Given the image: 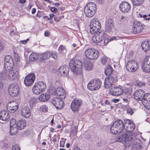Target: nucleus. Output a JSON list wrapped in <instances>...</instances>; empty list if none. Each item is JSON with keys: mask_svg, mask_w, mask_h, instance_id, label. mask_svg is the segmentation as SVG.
Returning <instances> with one entry per match:
<instances>
[{"mask_svg": "<svg viewBox=\"0 0 150 150\" xmlns=\"http://www.w3.org/2000/svg\"><path fill=\"white\" fill-rule=\"evenodd\" d=\"M119 119L115 121L110 127L111 133L113 134H117L122 132H130L132 134V132L135 129L134 123L131 121L126 119L123 120Z\"/></svg>", "mask_w": 150, "mask_h": 150, "instance_id": "1", "label": "nucleus"}, {"mask_svg": "<svg viewBox=\"0 0 150 150\" xmlns=\"http://www.w3.org/2000/svg\"><path fill=\"white\" fill-rule=\"evenodd\" d=\"M53 93L55 96H60V98H54L51 100L52 103L57 109H62L64 105V103L62 100L66 98L64 90L61 88L58 87L54 90Z\"/></svg>", "mask_w": 150, "mask_h": 150, "instance_id": "2", "label": "nucleus"}, {"mask_svg": "<svg viewBox=\"0 0 150 150\" xmlns=\"http://www.w3.org/2000/svg\"><path fill=\"white\" fill-rule=\"evenodd\" d=\"M69 66L71 70L74 74L77 75L82 73V63L79 59H71L70 61Z\"/></svg>", "mask_w": 150, "mask_h": 150, "instance_id": "3", "label": "nucleus"}, {"mask_svg": "<svg viewBox=\"0 0 150 150\" xmlns=\"http://www.w3.org/2000/svg\"><path fill=\"white\" fill-rule=\"evenodd\" d=\"M130 133L125 132L123 133L122 135V137L117 136L115 138V141L117 142H123L124 145L126 148L129 147L131 144V139H132L133 138L132 137H130L132 134H130Z\"/></svg>", "mask_w": 150, "mask_h": 150, "instance_id": "4", "label": "nucleus"}, {"mask_svg": "<svg viewBox=\"0 0 150 150\" xmlns=\"http://www.w3.org/2000/svg\"><path fill=\"white\" fill-rule=\"evenodd\" d=\"M96 5L93 2L88 3L84 8V12L86 16L88 17H92L96 13Z\"/></svg>", "mask_w": 150, "mask_h": 150, "instance_id": "5", "label": "nucleus"}, {"mask_svg": "<svg viewBox=\"0 0 150 150\" xmlns=\"http://www.w3.org/2000/svg\"><path fill=\"white\" fill-rule=\"evenodd\" d=\"M47 87L45 83L43 81H39L35 83L34 85L32 91L34 93L39 95L45 91Z\"/></svg>", "mask_w": 150, "mask_h": 150, "instance_id": "6", "label": "nucleus"}, {"mask_svg": "<svg viewBox=\"0 0 150 150\" xmlns=\"http://www.w3.org/2000/svg\"><path fill=\"white\" fill-rule=\"evenodd\" d=\"M102 83L98 79H94L91 80L87 85L88 88L91 91L99 89L101 86Z\"/></svg>", "mask_w": 150, "mask_h": 150, "instance_id": "7", "label": "nucleus"}, {"mask_svg": "<svg viewBox=\"0 0 150 150\" xmlns=\"http://www.w3.org/2000/svg\"><path fill=\"white\" fill-rule=\"evenodd\" d=\"M90 32L93 34L98 32L101 28V24L98 20L95 18L92 20L90 24Z\"/></svg>", "mask_w": 150, "mask_h": 150, "instance_id": "8", "label": "nucleus"}, {"mask_svg": "<svg viewBox=\"0 0 150 150\" xmlns=\"http://www.w3.org/2000/svg\"><path fill=\"white\" fill-rule=\"evenodd\" d=\"M85 55L87 58L91 60H94L98 58L99 54L98 51L90 48L85 51Z\"/></svg>", "mask_w": 150, "mask_h": 150, "instance_id": "9", "label": "nucleus"}, {"mask_svg": "<svg viewBox=\"0 0 150 150\" xmlns=\"http://www.w3.org/2000/svg\"><path fill=\"white\" fill-rule=\"evenodd\" d=\"M8 91L9 95L12 97L17 96L19 93V88L16 83L11 84L8 87Z\"/></svg>", "mask_w": 150, "mask_h": 150, "instance_id": "10", "label": "nucleus"}, {"mask_svg": "<svg viewBox=\"0 0 150 150\" xmlns=\"http://www.w3.org/2000/svg\"><path fill=\"white\" fill-rule=\"evenodd\" d=\"M130 137H133L132 139H131V143L133 142L132 146V150H142V142L141 140L138 138H135L132 134Z\"/></svg>", "mask_w": 150, "mask_h": 150, "instance_id": "11", "label": "nucleus"}, {"mask_svg": "<svg viewBox=\"0 0 150 150\" xmlns=\"http://www.w3.org/2000/svg\"><path fill=\"white\" fill-rule=\"evenodd\" d=\"M142 69L144 72H150V56L146 57L143 60L141 64Z\"/></svg>", "mask_w": 150, "mask_h": 150, "instance_id": "12", "label": "nucleus"}, {"mask_svg": "<svg viewBox=\"0 0 150 150\" xmlns=\"http://www.w3.org/2000/svg\"><path fill=\"white\" fill-rule=\"evenodd\" d=\"M143 24L140 22L134 21L133 23L132 32L134 34H138L142 31L143 29Z\"/></svg>", "mask_w": 150, "mask_h": 150, "instance_id": "13", "label": "nucleus"}, {"mask_svg": "<svg viewBox=\"0 0 150 150\" xmlns=\"http://www.w3.org/2000/svg\"><path fill=\"white\" fill-rule=\"evenodd\" d=\"M127 70L130 72H133L136 71L138 67V64L134 60H129L126 65Z\"/></svg>", "mask_w": 150, "mask_h": 150, "instance_id": "14", "label": "nucleus"}, {"mask_svg": "<svg viewBox=\"0 0 150 150\" xmlns=\"http://www.w3.org/2000/svg\"><path fill=\"white\" fill-rule=\"evenodd\" d=\"M35 76L34 73L29 74L27 76L24 80V83L26 86H30L34 82Z\"/></svg>", "mask_w": 150, "mask_h": 150, "instance_id": "15", "label": "nucleus"}, {"mask_svg": "<svg viewBox=\"0 0 150 150\" xmlns=\"http://www.w3.org/2000/svg\"><path fill=\"white\" fill-rule=\"evenodd\" d=\"M141 100L142 103L146 109H150V94H146L145 96Z\"/></svg>", "mask_w": 150, "mask_h": 150, "instance_id": "16", "label": "nucleus"}, {"mask_svg": "<svg viewBox=\"0 0 150 150\" xmlns=\"http://www.w3.org/2000/svg\"><path fill=\"white\" fill-rule=\"evenodd\" d=\"M119 8L120 11L123 13H127L131 8L130 4L127 2L124 1L120 4Z\"/></svg>", "mask_w": 150, "mask_h": 150, "instance_id": "17", "label": "nucleus"}, {"mask_svg": "<svg viewBox=\"0 0 150 150\" xmlns=\"http://www.w3.org/2000/svg\"><path fill=\"white\" fill-rule=\"evenodd\" d=\"M81 104L82 101L80 99H77L74 100L71 105L72 110L74 112L78 111Z\"/></svg>", "mask_w": 150, "mask_h": 150, "instance_id": "18", "label": "nucleus"}, {"mask_svg": "<svg viewBox=\"0 0 150 150\" xmlns=\"http://www.w3.org/2000/svg\"><path fill=\"white\" fill-rule=\"evenodd\" d=\"M146 94L144 91L141 89L136 91L134 93V98L138 101H140L145 96Z\"/></svg>", "mask_w": 150, "mask_h": 150, "instance_id": "19", "label": "nucleus"}, {"mask_svg": "<svg viewBox=\"0 0 150 150\" xmlns=\"http://www.w3.org/2000/svg\"><path fill=\"white\" fill-rule=\"evenodd\" d=\"M8 110L11 112H14L18 108V103L15 101H12L8 103L7 105Z\"/></svg>", "mask_w": 150, "mask_h": 150, "instance_id": "20", "label": "nucleus"}, {"mask_svg": "<svg viewBox=\"0 0 150 150\" xmlns=\"http://www.w3.org/2000/svg\"><path fill=\"white\" fill-rule=\"evenodd\" d=\"M94 34L92 38V41L94 43H99L104 39V35L103 33L98 32Z\"/></svg>", "mask_w": 150, "mask_h": 150, "instance_id": "21", "label": "nucleus"}, {"mask_svg": "<svg viewBox=\"0 0 150 150\" xmlns=\"http://www.w3.org/2000/svg\"><path fill=\"white\" fill-rule=\"evenodd\" d=\"M114 29L113 21L111 19H108L106 22L105 24V29L106 31L109 33L112 32Z\"/></svg>", "mask_w": 150, "mask_h": 150, "instance_id": "22", "label": "nucleus"}, {"mask_svg": "<svg viewBox=\"0 0 150 150\" xmlns=\"http://www.w3.org/2000/svg\"><path fill=\"white\" fill-rule=\"evenodd\" d=\"M115 81V78L112 76L106 77L104 81L105 87L106 88L111 87L113 83Z\"/></svg>", "mask_w": 150, "mask_h": 150, "instance_id": "23", "label": "nucleus"}, {"mask_svg": "<svg viewBox=\"0 0 150 150\" xmlns=\"http://www.w3.org/2000/svg\"><path fill=\"white\" fill-rule=\"evenodd\" d=\"M68 67L66 65L61 66L57 71V73L60 76H67L69 72Z\"/></svg>", "mask_w": 150, "mask_h": 150, "instance_id": "24", "label": "nucleus"}, {"mask_svg": "<svg viewBox=\"0 0 150 150\" xmlns=\"http://www.w3.org/2000/svg\"><path fill=\"white\" fill-rule=\"evenodd\" d=\"M110 94L114 96H119L121 95L123 93V90L118 87H114L110 90Z\"/></svg>", "mask_w": 150, "mask_h": 150, "instance_id": "25", "label": "nucleus"}, {"mask_svg": "<svg viewBox=\"0 0 150 150\" xmlns=\"http://www.w3.org/2000/svg\"><path fill=\"white\" fill-rule=\"evenodd\" d=\"M21 113L22 115L25 118H29L31 115L30 110L28 106L23 107L21 110Z\"/></svg>", "mask_w": 150, "mask_h": 150, "instance_id": "26", "label": "nucleus"}, {"mask_svg": "<svg viewBox=\"0 0 150 150\" xmlns=\"http://www.w3.org/2000/svg\"><path fill=\"white\" fill-rule=\"evenodd\" d=\"M9 116L8 113L5 110L1 112V123L6 124L8 121Z\"/></svg>", "mask_w": 150, "mask_h": 150, "instance_id": "27", "label": "nucleus"}, {"mask_svg": "<svg viewBox=\"0 0 150 150\" xmlns=\"http://www.w3.org/2000/svg\"><path fill=\"white\" fill-rule=\"evenodd\" d=\"M18 71L16 70L7 72L8 78L11 80H13L17 78L18 74Z\"/></svg>", "mask_w": 150, "mask_h": 150, "instance_id": "28", "label": "nucleus"}, {"mask_svg": "<svg viewBox=\"0 0 150 150\" xmlns=\"http://www.w3.org/2000/svg\"><path fill=\"white\" fill-rule=\"evenodd\" d=\"M26 125V121L25 120H18L16 124L17 128L18 129L21 130L23 129Z\"/></svg>", "mask_w": 150, "mask_h": 150, "instance_id": "29", "label": "nucleus"}, {"mask_svg": "<svg viewBox=\"0 0 150 150\" xmlns=\"http://www.w3.org/2000/svg\"><path fill=\"white\" fill-rule=\"evenodd\" d=\"M50 97L49 94L45 93L39 96L38 99L41 101L45 102Z\"/></svg>", "mask_w": 150, "mask_h": 150, "instance_id": "30", "label": "nucleus"}, {"mask_svg": "<svg viewBox=\"0 0 150 150\" xmlns=\"http://www.w3.org/2000/svg\"><path fill=\"white\" fill-rule=\"evenodd\" d=\"M13 63H5L4 65V69L7 72L13 70Z\"/></svg>", "mask_w": 150, "mask_h": 150, "instance_id": "31", "label": "nucleus"}, {"mask_svg": "<svg viewBox=\"0 0 150 150\" xmlns=\"http://www.w3.org/2000/svg\"><path fill=\"white\" fill-rule=\"evenodd\" d=\"M84 68L88 71H90L93 68V64L90 61H85L84 63Z\"/></svg>", "mask_w": 150, "mask_h": 150, "instance_id": "32", "label": "nucleus"}, {"mask_svg": "<svg viewBox=\"0 0 150 150\" xmlns=\"http://www.w3.org/2000/svg\"><path fill=\"white\" fill-rule=\"evenodd\" d=\"M141 47L143 50L146 52L150 48V45L148 41H143L142 42Z\"/></svg>", "mask_w": 150, "mask_h": 150, "instance_id": "33", "label": "nucleus"}, {"mask_svg": "<svg viewBox=\"0 0 150 150\" xmlns=\"http://www.w3.org/2000/svg\"><path fill=\"white\" fill-rule=\"evenodd\" d=\"M51 54L50 52L47 51L42 54L40 55V58L41 59L46 60L50 57Z\"/></svg>", "mask_w": 150, "mask_h": 150, "instance_id": "34", "label": "nucleus"}, {"mask_svg": "<svg viewBox=\"0 0 150 150\" xmlns=\"http://www.w3.org/2000/svg\"><path fill=\"white\" fill-rule=\"evenodd\" d=\"M38 99L36 98H31L29 100V104L30 107H33L35 106L36 103L38 102Z\"/></svg>", "mask_w": 150, "mask_h": 150, "instance_id": "35", "label": "nucleus"}, {"mask_svg": "<svg viewBox=\"0 0 150 150\" xmlns=\"http://www.w3.org/2000/svg\"><path fill=\"white\" fill-rule=\"evenodd\" d=\"M39 57V54L37 53H32L29 57V59L31 61H34L37 59Z\"/></svg>", "mask_w": 150, "mask_h": 150, "instance_id": "36", "label": "nucleus"}, {"mask_svg": "<svg viewBox=\"0 0 150 150\" xmlns=\"http://www.w3.org/2000/svg\"><path fill=\"white\" fill-rule=\"evenodd\" d=\"M138 17L140 18L142 20H150V14L146 15L139 13L138 14Z\"/></svg>", "mask_w": 150, "mask_h": 150, "instance_id": "37", "label": "nucleus"}, {"mask_svg": "<svg viewBox=\"0 0 150 150\" xmlns=\"http://www.w3.org/2000/svg\"><path fill=\"white\" fill-rule=\"evenodd\" d=\"M112 73V69L109 65H107V67L105 69V73L107 76L111 75Z\"/></svg>", "mask_w": 150, "mask_h": 150, "instance_id": "38", "label": "nucleus"}, {"mask_svg": "<svg viewBox=\"0 0 150 150\" xmlns=\"http://www.w3.org/2000/svg\"><path fill=\"white\" fill-rule=\"evenodd\" d=\"M18 129L16 126H10V134L11 135H14L16 134Z\"/></svg>", "mask_w": 150, "mask_h": 150, "instance_id": "39", "label": "nucleus"}, {"mask_svg": "<svg viewBox=\"0 0 150 150\" xmlns=\"http://www.w3.org/2000/svg\"><path fill=\"white\" fill-rule=\"evenodd\" d=\"M144 0H132L133 5L135 6H138L141 5L144 2Z\"/></svg>", "mask_w": 150, "mask_h": 150, "instance_id": "40", "label": "nucleus"}, {"mask_svg": "<svg viewBox=\"0 0 150 150\" xmlns=\"http://www.w3.org/2000/svg\"><path fill=\"white\" fill-rule=\"evenodd\" d=\"M5 63H13V59L11 57L10 55L6 56L4 58Z\"/></svg>", "mask_w": 150, "mask_h": 150, "instance_id": "41", "label": "nucleus"}, {"mask_svg": "<svg viewBox=\"0 0 150 150\" xmlns=\"http://www.w3.org/2000/svg\"><path fill=\"white\" fill-rule=\"evenodd\" d=\"M109 60V59L105 57H104L101 59V62L103 64H106Z\"/></svg>", "mask_w": 150, "mask_h": 150, "instance_id": "42", "label": "nucleus"}, {"mask_svg": "<svg viewBox=\"0 0 150 150\" xmlns=\"http://www.w3.org/2000/svg\"><path fill=\"white\" fill-rule=\"evenodd\" d=\"M7 78H8L7 72H4L1 74V79L4 80Z\"/></svg>", "mask_w": 150, "mask_h": 150, "instance_id": "43", "label": "nucleus"}, {"mask_svg": "<svg viewBox=\"0 0 150 150\" xmlns=\"http://www.w3.org/2000/svg\"><path fill=\"white\" fill-rule=\"evenodd\" d=\"M47 107L45 105H43L41 106L40 108V110L41 111L44 112H47Z\"/></svg>", "mask_w": 150, "mask_h": 150, "instance_id": "44", "label": "nucleus"}, {"mask_svg": "<svg viewBox=\"0 0 150 150\" xmlns=\"http://www.w3.org/2000/svg\"><path fill=\"white\" fill-rule=\"evenodd\" d=\"M127 113L128 115H132L134 112V110L131 108L129 107L127 108Z\"/></svg>", "mask_w": 150, "mask_h": 150, "instance_id": "45", "label": "nucleus"}, {"mask_svg": "<svg viewBox=\"0 0 150 150\" xmlns=\"http://www.w3.org/2000/svg\"><path fill=\"white\" fill-rule=\"evenodd\" d=\"M51 56L54 59H56L57 58L58 55L57 53L55 51L50 52Z\"/></svg>", "mask_w": 150, "mask_h": 150, "instance_id": "46", "label": "nucleus"}, {"mask_svg": "<svg viewBox=\"0 0 150 150\" xmlns=\"http://www.w3.org/2000/svg\"><path fill=\"white\" fill-rule=\"evenodd\" d=\"M16 122L15 119L14 118H12L10 121V126H16Z\"/></svg>", "mask_w": 150, "mask_h": 150, "instance_id": "47", "label": "nucleus"}, {"mask_svg": "<svg viewBox=\"0 0 150 150\" xmlns=\"http://www.w3.org/2000/svg\"><path fill=\"white\" fill-rule=\"evenodd\" d=\"M144 82L139 81H137L136 83V85L137 86H141L144 85Z\"/></svg>", "mask_w": 150, "mask_h": 150, "instance_id": "48", "label": "nucleus"}, {"mask_svg": "<svg viewBox=\"0 0 150 150\" xmlns=\"http://www.w3.org/2000/svg\"><path fill=\"white\" fill-rule=\"evenodd\" d=\"M127 21V17L123 16H122L121 17L120 21L122 22H126Z\"/></svg>", "mask_w": 150, "mask_h": 150, "instance_id": "49", "label": "nucleus"}, {"mask_svg": "<svg viewBox=\"0 0 150 150\" xmlns=\"http://www.w3.org/2000/svg\"><path fill=\"white\" fill-rule=\"evenodd\" d=\"M12 150H20V148L18 145H15L13 146Z\"/></svg>", "mask_w": 150, "mask_h": 150, "instance_id": "50", "label": "nucleus"}, {"mask_svg": "<svg viewBox=\"0 0 150 150\" xmlns=\"http://www.w3.org/2000/svg\"><path fill=\"white\" fill-rule=\"evenodd\" d=\"M64 47L62 45H60L59 47L58 50L60 52L62 53L64 50Z\"/></svg>", "mask_w": 150, "mask_h": 150, "instance_id": "51", "label": "nucleus"}, {"mask_svg": "<svg viewBox=\"0 0 150 150\" xmlns=\"http://www.w3.org/2000/svg\"><path fill=\"white\" fill-rule=\"evenodd\" d=\"M43 15V13L42 12L38 11L37 13L36 16L40 18Z\"/></svg>", "mask_w": 150, "mask_h": 150, "instance_id": "52", "label": "nucleus"}, {"mask_svg": "<svg viewBox=\"0 0 150 150\" xmlns=\"http://www.w3.org/2000/svg\"><path fill=\"white\" fill-rule=\"evenodd\" d=\"M121 38L120 37H114L112 38H111L110 39V41H111L114 40H119V39H121Z\"/></svg>", "mask_w": 150, "mask_h": 150, "instance_id": "53", "label": "nucleus"}, {"mask_svg": "<svg viewBox=\"0 0 150 150\" xmlns=\"http://www.w3.org/2000/svg\"><path fill=\"white\" fill-rule=\"evenodd\" d=\"M50 10L52 12L54 13H56L57 11V9L54 7H51Z\"/></svg>", "mask_w": 150, "mask_h": 150, "instance_id": "54", "label": "nucleus"}, {"mask_svg": "<svg viewBox=\"0 0 150 150\" xmlns=\"http://www.w3.org/2000/svg\"><path fill=\"white\" fill-rule=\"evenodd\" d=\"M65 141H61L60 142V147H63L64 146Z\"/></svg>", "mask_w": 150, "mask_h": 150, "instance_id": "55", "label": "nucleus"}, {"mask_svg": "<svg viewBox=\"0 0 150 150\" xmlns=\"http://www.w3.org/2000/svg\"><path fill=\"white\" fill-rule=\"evenodd\" d=\"M119 101L118 99H112V101L115 103H117Z\"/></svg>", "mask_w": 150, "mask_h": 150, "instance_id": "56", "label": "nucleus"}, {"mask_svg": "<svg viewBox=\"0 0 150 150\" xmlns=\"http://www.w3.org/2000/svg\"><path fill=\"white\" fill-rule=\"evenodd\" d=\"M44 35L46 36H48L50 35V33L48 31H45L44 33Z\"/></svg>", "mask_w": 150, "mask_h": 150, "instance_id": "57", "label": "nucleus"}, {"mask_svg": "<svg viewBox=\"0 0 150 150\" xmlns=\"http://www.w3.org/2000/svg\"><path fill=\"white\" fill-rule=\"evenodd\" d=\"M77 129H76L75 130H73L72 131V133L73 134V135L74 136H75L76 135Z\"/></svg>", "mask_w": 150, "mask_h": 150, "instance_id": "58", "label": "nucleus"}, {"mask_svg": "<svg viewBox=\"0 0 150 150\" xmlns=\"http://www.w3.org/2000/svg\"><path fill=\"white\" fill-rule=\"evenodd\" d=\"M50 16V18H49V20H52V18H53L54 16V15L53 14H50L49 15Z\"/></svg>", "mask_w": 150, "mask_h": 150, "instance_id": "59", "label": "nucleus"}, {"mask_svg": "<svg viewBox=\"0 0 150 150\" xmlns=\"http://www.w3.org/2000/svg\"><path fill=\"white\" fill-rule=\"evenodd\" d=\"M29 39H28L27 40H22L21 41V42L22 44H25L27 42V41Z\"/></svg>", "mask_w": 150, "mask_h": 150, "instance_id": "60", "label": "nucleus"}, {"mask_svg": "<svg viewBox=\"0 0 150 150\" xmlns=\"http://www.w3.org/2000/svg\"><path fill=\"white\" fill-rule=\"evenodd\" d=\"M36 11V9L35 8H33L32 9V14H34L35 13Z\"/></svg>", "mask_w": 150, "mask_h": 150, "instance_id": "61", "label": "nucleus"}, {"mask_svg": "<svg viewBox=\"0 0 150 150\" xmlns=\"http://www.w3.org/2000/svg\"><path fill=\"white\" fill-rule=\"evenodd\" d=\"M15 58L16 61H18L19 60V56L18 55L15 56Z\"/></svg>", "mask_w": 150, "mask_h": 150, "instance_id": "62", "label": "nucleus"}, {"mask_svg": "<svg viewBox=\"0 0 150 150\" xmlns=\"http://www.w3.org/2000/svg\"><path fill=\"white\" fill-rule=\"evenodd\" d=\"M19 2L21 4H23L26 2V0H19Z\"/></svg>", "mask_w": 150, "mask_h": 150, "instance_id": "63", "label": "nucleus"}, {"mask_svg": "<svg viewBox=\"0 0 150 150\" xmlns=\"http://www.w3.org/2000/svg\"><path fill=\"white\" fill-rule=\"evenodd\" d=\"M122 100L124 102L127 103L128 102V100L127 99L123 98Z\"/></svg>", "mask_w": 150, "mask_h": 150, "instance_id": "64", "label": "nucleus"}]
</instances>
